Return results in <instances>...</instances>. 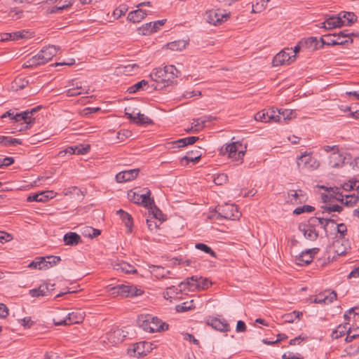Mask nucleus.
Here are the masks:
<instances>
[{
  "label": "nucleus",
  "instance_id": "4c0bfd02",
  "mask_svg": "<svg viewBox=\"0 0 359 359\" xmlns=\"http://www.w3.org/2000/svg\"><path fill=\"white\" fill-rule=\"evenodd\" d=\"M341 19L344 25H351L356 21V15L352 12H341Z\"/></svg>",
  "mask_w": 359,
  "mask_h": 359
},
{
  "label": "nucleus",
  "instance_id": "2f4dec72",
  "mask_svg": "<svg viewBox=\"0 0 359 359\" xmlns=\"http://www.w3.org/2000/svg\"><path fill=\"white\" fill-rule=\"evenodd\" d=\"M117 214L125 223L126 226L128 228V231L131 232L133 226V218L131 215L121 209L117 211Z\"/></svg>",
  "mask_w": 359,
  "mask_h": 359
},
{
  "label": "nucleus",
  "instance_id": "774afa93",
  "mask_svg": "<svg viewBox=\"0 0 359 359\" xmlns=\"http://www.w3.org/2000/svg\"><path fill=\"white\" fill-rule=\"evenodd\" d=\"M283 359H304V358L301 355V354L297 353H292V352H287L285 353L282 355Z\"/></svg>",
  "mask_w": 359,
  "mask_h": 359
},
{
  "label": "nucleus",
  "instance_id": "1a4fd4ad",
  "mask_svg": "<svg viewBox=\"0 0 359 359\" xmlns=\"http://www.w3.org/2000/svg\"><path fill=\"white\" fill-rule=\"evenodd\" d=\"M295 57L294 55H291V50L289 48L284 49L274 56L272 65L273 67H278L286 63L289 64L291 61H294Z\"/></svg>",
  "mask_w": 359,
  "mask_h": 359
},
{
  "label": "nucleus",
  "instance_id": "37998d69",
  "mask_svg": "<svg viewBox=\"0 0 359 359\" xmlns=\"http://www.w3.org/2000/svg\"><path fill=\"white\" fill-rule=\"evenodd\" d=\"M135 123L138 125L150 124L152 121L144 114L137 112L135 114Z\"/></svg>",
  "mask_w": 359,
  "mask_h": 359
},
{
  "label": "nucleus",
  "instance_id": "7c9ffc66",
  "mask_svg": "<svg viewBox=\"0 0 359 359\" xmlns=\"http://www.w3.org/2000/svg\"><path fill=\"white\" fill-rule=\"evenodd\" d=\"M212 119V116H209L208 119H203L202 118L194 119L191 129L188 130L187 131L189 132L191 130L194 132H198L205 126V123L207 121H211Z\"/></svg>",
  "mask_w": 359,
  "mask_h": 359
},
{
  "label": "nucleus",
  "instance_id": "39448f33",
  "mask_svg": "<svg viewBox=\"0 0 359 359\" xmlns=\"http://www.w3.org/2000/svg\"><path fill=\"white\" fill-rule=\"evenodd\" d=\"M216 212L218 217L231 220L238 219L241 215L237 206L233 204L219 205L217 207Z\"/></svg>",
  "mask_w": 359,
  "mask_h": 359
},
{
  "label": "nucleus",
  "instance_id": "69168bd1",
  "mask_svg": "<svg viewBox=\"0 0 359 359\" xmlns=\"http://www.w3.org/2000/svg\"><path fill=\"white\" fill-rule=\"evenodd\" d=\"M255 119L258 121L264 122V123H268L269 122L268 121L267 116L266 115V109L262 110L261 111H259L257 113L255 116Z\"/></svg>",
  "mask_w": 359,
  "mask_h": 359
},
{
  "label": "nucleus",
  "instance_id": "58836bf2",
  "mask_svg": "<svg viewBox=\"0 0 359 359\" xmlns=\"http://www.w3.org/2000/svg\"><path fill=\"white\" fill-rule=\"evenodd\" d=\"M359 352V343H354L348 346L344 350L342 355L343 357L346 355L353 356Z\"/></svg>",
  "mask_w": 359,
  "mask_h": 359
},
{
  "label": "nucleus",
  "instance_id": "20e7f679",
  "mask_svg": "<svg viewBox=\"0 0 359 359\" xmlns=\"http://www.w3.org/2000/svg\"><path fill=\"white\" fill-rule=\"evenodd\" d=\"M211 285V281L208 278H204L202 276H193L187 278L185 281L181 282L179 287H180V291L187 287H188L189 290H194V288L205 290Z\"/></svg>",
  "mask_w": 359,
  "mask_h": 359
},
{
  "label": "nucleus",
  "instance_id": "0e129e2a",
  "mask_svg": "<svg viewBox=\"0 0 359 359\" xmlns=\"http://www.w3.org/2000/svg\"><path fill=\"white\" fill-rule=\"evenodd\" d=\"M337 231L339 233L341 239L344 238L347 233V227L346 224L344 223L338 224L337 226Z\"/></svg>",
  "mask_w": 359,
  "mask_h": 359
},
{
  "label": "nucleus",
  "instance_id": "72a5a7b5",
  "mask_svg": "<svg viewBox=\"0 0 359 359\" xmlns=\"http://www.w3.org/2000/svg\"><path fill=\"white\" fill-rule=\"evenodd\" d=\"M188 44L185 40L175 41L167 44L168 48L172 51H179L184 49Z\"/></svg>",
  "mask_w": 359,
  "mask_h": 359
},
{
  "label": "nucleus",
  "instance_id": "8fccbe9b",
  "mask_svg": "<svg viewBox=\"0 0 359 359\" xmlns=\"http://www.w3.org/2000/svg\"><path fill=\"white\" fill-rule=\"evenodd\" d=\"M281 123L290 120L296 116V113L292 109H280Z\"/></svg>",
  "mask_w": 359,
  "mask_h": 359
},
{
  "label": "nucleus",
  "instance_id": "e433bc0d",
  "mask_svg": "<svg viewBox=\"0 0 359 359\" xmlns=\"http://www.w3.org/2000/svg\"><path fill=\"white\" fill-rule=\"evenodd\" d=\"M333 246L335 248V252L338 255L346 254L349 248L347 245H344L343 241L339 239L334 241Z\"/></svg>",
  "mask_w": 359,
  "mask_h": 359
},
{
  "label": "nucleus",
  "instance_id": "f3484780",
  "mask_svg": "<svg viewBox=\"0 0 359 359\" xmlns=\"http://www.w3.org/2000/svg\"><path fill=\"white\" fill-rule=\"evenodd\" d=\"M139 171V169H131L121 171L116 174V180L118 183L133 180L138 175Z\"/></svg>",
  "mask_w": 359,
  "mask_h": 359
},
{
  "label": "nucleus",
  "instance_id": "473e14b6",
  "mask_svg": "<svg viewBox=\"0 0 359 359\" xmlns=\"http://www.w3.org/2000/svg\"><path fill=\"white\" fill-rule=\"evenodd\" d=\"M358 337H359V322L355 323L352 327H348V335L345 340L346 342H351Z\"/></svg>",
  "mask_w": 359,
  "mask_h": 359
},
{
  "label": "nucleus",
  "instance_id": "2eb2a0df",
  "mask_svg": "<svg viewBox=\"0 0 359 359\" xmlns=\"http://www.w3.org/2000/svg\"><path fill=\"white\" fill-rule=\"evenodd\" d=\"M55 195L56 194L53 191H45L29 195L27 201L28 202L36 201L44 203L54 198Z\"/></svg>",
  "mask_w": 359,
  "mask_h": 359
},
{
  "label": "nucleus",
  "instance_id": "c85d7f7f",
  "mask_svg": "<svg viewBox=\"0 0 359 359\" xmlns=\"http://www.w3.org/2000/svg\"><path fill=\"white\" fill-rule=\"evenodd\" d=\"M266 115L269 122L281 123L280 109L274 108L266 109Z\"/></svg>",
  "mask_w": 359,
  "mask_h": 359
},
{
  "label": "nucleus",
  "instance_id": "9b49d317",
  "mask_svg": "<svg viewBox=\"0 0 359 359\" xmlns=\"http://www.w3.org/2000/svg\"><path fill=\"white\" fill-rule=\"evenodd\" d=\"M318 251V248H314L302 252L299 256L296 257V264L300 266L309 264L313 261L314 255L317 254Z\"/></svg>",
  "mask_w": 359,
  "mask_h": 359
},
{
  "label": "nucleus",
  "instance_id": "680f3d73",
  "mask_svg": "<svg viewBox=\"0 0 359 359\" xmlns=\"http://www.w3.org/2000/svg\"><path fill=\"white\" fill-rule=\"evenodd\" d=\"M147 343L145 342H140V343H137L135 345V347L133 348V351L134 353L137 355H139V356H141V355H146V353L143 351V348L144 346V345L146 344Z\"/></svg>",
  "mask_w": 359,
  "mask_h": 359
},
{
  "label": "nucleus",
  "instance_id": "7ed1b4c3",
  "mask_svg": "<svg viewBox=\"0 0 359 359\" xmlns=\"http://www.w3.org/2000/svg\"><path fill=\"white\" fill-rule=\"evenodd\" d=\"M107 291L113 297L119 296L122 298L139 296L143 292L141 289L130 284H119L108 288Z\"/></svg>",
  "mask_w": 359,
  "mask_h": 359
},
{
  "label": "nucleus",
  "instance_id": "393cba45",
  "mask_svg": "<svg viewBox=\"0 0 359 359\" xmlns=\"http://www.w3.org/2000/svg\"><path fill=\"white\" fill-rule=\"evenodd\" d=\"M149 271L152 275L157 278H165L168 277V275L170 273V271L166 270L161 266L151 265L149 266Z\"/></svg>",
  "mask_w": 359,
  "mask_h": 359
},
{
  "label": "nucleus",
  "instance_id": "ddd939ff",
  "mask_svg": "<svg viewBox=\"0 0 359 359\" xmlns=\"http://www.w3.org/2000/svg\"><path fill=\"white\" fill-rule=\"evenodd\" d=\"M54 284L43 283L38 288H34L29 291V294L32 297H46L49 295L54 290Z\"/></svg>",
  "mask_w": 359,
  "mask_h": 359
},
{
  "label": "nucleus",
  "instance_id": "de8ad7c7",
  "mask_svg": "<svg viewBox=\"0 0 359 359\" xmlns=\"http://www.w3.org/2000/svg\"><path fill=\"white\" fill-rule=\"evenodd\" d=\"M302 41L306 42V44L304 45V49H311L315 50L318 45V40L316 37H309L307 39H302Z\"/></svg>",
  "mask_w": 359,
  "mask_h": 359
},
{
  "label": "nucleus",
  "instance_id": "09e8293b",
  "mask_svg": "<svg viewBox=\"0 0 359 359\" xmlns=\"http://www.w3.org/2000/svg\"><path fill=\"white\" fill-rule=\"evenodd\" d=\"M46 266H48V264L44 263V257H39L29 264V268H35L40 270L46 269Z\"/></svg>",
  "mask_w": 359,
  "mask_h": 359
},
{
  "label": "nucleus",
  "instance_id": "6e6552de",
  "mask_svg": "<svg viewBox=\"0 0 359 359\" xmlns=\"http://www.w3.org/2000/svg\"><path fill=\"white\" fill-rule=\"evenodd\" d=\"M83 318L84 313L77 311L65 315V318L64 320H57V319L53 318V320L54 325L59 326L79 323L83 321Z\"/></svg>",
  "mask_w": 359,
  "mask_h": 359
},
{
  "label": "nucleus",
  "instance_id": "0eeeda50",
  "mask_svg": "<svg viewBox=\"0 0 359 359\" xmlns=\"http://www.w3.org/2000/svg\"><path fill=\"white\" fill-rule=\"evenodd\" d=\"M151 191L147 189L144 194H140L138 191L130 190L128 192V199L136 204H141L144 207L153 205V199L150 198Z\"/></svg>",
  "mask_w": 359,
  "mask_h": 359
},
{
  "label": "nucleus",
  "instance_id": "052dcab7",
  "mask_svg": "<svg viewBox=\"0 0 359 359\" xmlns=\"http://www.w3.org/2000/svg\"><path fill=\"white\" fill-rule=\"evenodd\" d=\"M123 72L126 74L131 75L135 74L137 72L139 66L137 64H131L123 67Z\"/></svg>",
  "mask_w": 359,
  "mask_h": 359
},
{
  "label": "nucleus",
  "instance_id": "4be33fe9",
  "mask_svg": "<svg viewBox=\"0 0 359 359\" xmlns=\"http://www.w3.org/2000/svg\"><path fill=\"white\" fill-rule=\"evenodd\" d=\"M147 15V13L146 11L139 8L135 11H130L128 15L127 19L133 23H138L143 20Z\"/></svg>",
  "mask_w": 359,
  "mask_h": 359
},
{
  "label": "nucleus",
  "instance_id": "a18cd8bd",
  "mask_svg": "<svg viewBox=\"0 0 359 359\" xmlns=\"http://www.w3.org/2000/svg\"><path fill=\"white\" fill-rule=\"evenodd\" d=\"M323 211L322 213H327L330 214L332 212H341L343 210V207L339 205H325L322 206Z\"/></svg>",
  "mask_w": 359,
  "mask_h": 359
},
{
  "label": "nucleus",
  "instance_id": "79ce46f5",
  "mask_svg": "<svg viewBox=\"0 0 359 359\" xmlns=\"http://www.w3.org/2000/svg\"><path fill=\"white\" fill-rule=\"evenodd\" d=\"M348 328L347 327L346 325H339L336 328V330H334L332 332L331 336L333 339H338V338L345 335V334H348Z\"/></svg>",
  "mask_w": 359,
  "mask_h": 359
},
{
  "label": "nucleus",
  "instance_id": "a878e982",
  "mask_svg": "<svg viewBox=\"0 0 359 359\" xmlns=\"http://www.w3.org/2000/svg\"><path fill=\"white\" fill-rule=\"evenodd\" d=\"M64 242L66 245L74 246L81 243V238L75 232H69L64 236Z\"/></svg>",
  "mask_w": 359,
  "mask_h": 359
},
{
  "label": "nucleus",
  "instance_id": "864d4df0",
  "mask_svg": "<svg viewBox=\"0 0 359 359\" xmlns=\"http://www.w3.org/2000/svg\"><path fill=\"white\" fill-rule=\"evenodd\" d=\"M65 93L67 97L77 96L81 94H88L89 93V88H88V90H81L80 89L69 88L66 90Z\"/></svg>",
  "mask_w": 359,
  "mask_h": 359
},
{
  "label": "nucleus",
  "instance_id": "aec40b11",
  "mask_svg": "<svg viewBox=\"0 0 359 359\" xmlns=\"http://www.w3.org/2000/svg\"><path fill=\"white\" fill-rule=\"evenodd\" d=\"M341 15V13H339L338 16H332L327 19L323 23L322 27L327 29H331L344 25V22L342 21Z\"/></svg>",
  "mask_w": 359,
  "mask_h": 359
},
{
  "label": "nucleus",
  "instance_id": "c756f323",
  "mask_svg": "<svg viewBox=\"0 0 359 359\" xmlns=\"http://www.w3.org/2000/svg\"><path fill=\"white\" fill-rule=\"evenodd\" d=\"M198 140V137H187L182 139H179L176 141L172 142V144H175L177 147L181 148L187 145L194 144Z\"/></svg>",
  "mask_w": 359,
  "mask_h": 359
},
{
  "label": "nucleus",
  "instance_id": "a19ab883",
  "mask_svg": "<svg viewBox=\"0 0 359 359\" xmlns=\"http://www.w3.org/2000/svg\"><path fill=\"white\" fill-rule=\"evenodd\" d=\"M137 30L139 34L142 35H149L156 32V28H154L152 22H151L143 25L142 27H139Z\"/></svg>",
  "mask_w": 359,
  "mask_h": 359
},
{
  "label": "nucleus",
  "instance_id": "4468645a",
  "mask_svg": "<svg viewBox=\"0 0 359 359\" xmlns=\"http://www.w3.org/2000/svg\"><path fill=\"white\" fill-rule=\"evenodd\" d=\"M320 41L323 45L327 46L345 45L349 42L348 39H341V36L336 34L323 35Z\"/></svg>",
  "mask_w": 359,
  "mask_h": 359
},
{
  "label": "nucleus",
  "instance_id": "6ab92c4d",
  "mask_svg": "<svg viewBox=\"0 0 359 359\" xmlns=\"http://www.w3.org/2000/svg\"><path fill=\"white\" fill-rule=\"evenodd\" d=\"M112 266L114 269L125 273H134L136 272V269L134 266L123 261H114L112 263Z\"/></svg>",
  "mask_w": 359,
  "mask_h": 359
},
{
  "label": "nucleus",
  "instance_id": "b1692460",
  "mask_svg": "<svg viewBox=\"0 0 359 359\" xmlns=\"http://www.w3.org/2000/svg\"><path fill=\"white\" fill-rule=\"evenodd\" d=\"M201 157V154L198 149L191 151L186 156L181 158V163L187 165L189 162L197 163Z\"/></svg>",
  "mask_w": 359,
  "mask_h": 359
},
{
  "label": "nucleus",
  "instance_id": "f704fd0d",
  "mask_svg": "<svg viewBox=\"0 0 359 359\" xmlns=\"http://www.w3.org/2000/svg\"><path fill=\"white\" fill-rule=\"evenodd\" d=\"M72 5L71 0H60L51 9V13H57L59 11L65 10Z\"/></svg>",
  "mask_w": 359,
  "mask_h": 359
},
{
  "label": "nucleus",
  "instance_id": "3c124183",
  "mask_svg": "<svg viewBox=\"0 0 359 359\" xmlns=\"http://www.w3.org/2000/svg\"><path fill=\"white\" fill-rule=\"evenodd\" d=\"M101 231L99 229H94L90 226H86L84 228V230L83 231V234L85 236H88L90 238H95L97 237L100 234Z\"/></svg>",
  "mask_w": 359,
  "mask_h": 359
},
{
  "label": "nucleus",
  "instance_id": "4d7b16f0",
  "mask_svg": "<svg viewBox=\"0 0 359 359\" xmlns=\"http://www.w3.org/2000/svg\"><path fill=\"white\" fill-rule=\"evenodd\" d=\"M31 118L30 116H29V113L27 112H22L20 114H16L15 115H13L12 116V119L14 120L15 122H24L27 121V120Z\"/></svg>",
  "mask_w": 359,
  "mask_h": 359
},
{
  "label": "nucleus",
  "instance_id": "423d86ee",
  "mask_svg": "<svg viewBox=\"0 0 359 359\" xmlns=\"http://www.w3.org/2000/svg\"><path fill=\"white\" fill-rule=\"evenodd\" d=\"M242 144L238 142H234L221 148V153L223 155L227 154L229 158L233 161L242 159L245 154V151L240 150Z\"/></svg>",
  "mask_w": 359,
  "mask_h": 359
},
{
  "label": "nucleus",
  "instance_id": "6e6d98bb",
  "mask_svg": "<svg viewBox=\"0 0 359 359\" xmlns=\"http://www.w3.org/2000/svg\"><path fill=\"white\" fill-rule=\"evenodd\" d=\"M314 210H315L314 207H313L311 205H305L302 207H298V208H295L294 210L293 211V213L294 215H298L303 212H311Z\"/></svg>",
  "mask_w": 359,
  "mask_h": 359
},
{
  "label": "nucleus",
  "instance_id": "f03ea898",
  "mask_svg": "<svg viewBox=\"0 0 359 359\" xmlns=\"http://www.w3.org/2000/svg\"><path fill=\"white\" fill-rule=\"evenodd\" d=\"M137 322L139 326L144 331L150 333L164 331L168 327V325L166 323L162 322V320L157 317L153 316L150 314L140 315Z\"/></svg>",
  "mask_w": 359,
  "mask_h": 359
},
{
  "label": "nucleus",
  "instance_id": "9d476101",
  "mask_svg": "<svg viewBox=\"0 0 359 359\" xmlns=\"http://www.w3.org/2000/svg\"><path fill=\"white\" fill-rule=\"evenodd\" d=\"M229 17V14L224 13L219 9L209 11L207 13L208 22L214 25H220L224 21H226Z\"/></svg>",
  "mask_w": 359,
  "mask_h": 359
},
{
  "label": "nucleus",
  "instance_id": "cd10ccee",
  "mask_svg": "<svg viewBox=\"0 0 359 359\" xmlns=\"http://www.w3.org/2000/svg\"><path fill=\"white\" fill-rule=\"evenodd\" d=\"M125 335L123 334V331L116 329L107 333V339L112 344H118L123 340Z\"/></svg>",
  "mask_w": 359,
  "mask_h": 359
},
{
  "label": "nucleus",
  "instance_id": "338daca9",
  "mask_svg": "<svg viewBox=\"0 0 359 359\" xmlns=\"http://www.w3.org/2000/svg\"><path fill=\"white\" fill-rule=\"evenodd\" d=\"M34 122V118H29L27 121L20 123V128L18 129V131H23L27 130L32 127Z\"/></svg>",
  "mask_w": 359,
  "mask_h": 359
},
{
  "label": "nucleus",
  "instance_id": "13d9d810",
  "mask_svg": "<svg viewBox=\"0 0 359 359\" xmlns=\"http://www.w3.org/2000/svg\"><path fill=\"white\" fill-rule=\"evenodd\" d=\"M299 316H302V313L294 311L292 313L284 315L283 318L285 322L292 323L295 319L299 318Z\"/></svg>",
  "mask_w": 359,
  "mask_h": 359
},
{
  "label": "nucleus",
  "instance_id": "e2e57ef3",
  "mask_svg": "<svg viewBox=\"0 0 359 359\" xmlns=\"http://www.w3.org/2000/svg\"><path fill=\"white\" fill-rule=\"evenodd\" d=\"M74 149H75V154H87L89 150H90V146L89 145H86V146H83V145H76V146H74Z\"/></svg>",
  "mask_w": 359,
  "mask_h": 359
},
{
  "label": "nucleus",
  "instance_id": "bf43d9fd",
  "mask_svg": "<svg viewBox=\"0 0 359 359\" xmlns=\"http://www.w3.org/2000/svg\"><path fill=\"white\" fill-rule=\"evenodd\" d=\"M358 196L355 194L346 195L344 205L347 206H353L358 202Z\"/></svg>",
  "mask_w": 359,
  "mask_h": 359
},
{
  "label": "nucleus",
  "instance_id": "49530a36",
  "mask_svg": "<svg viewBox=\"0 0 359 359\" xmlns=\"http://www.w3.org/2000/svg\"><path fill=\"white\" fill-rule=\"evenodd\" d=\"M145 86H148V82L145 80H142L135 85L131 86L128 88V91L130 93H135L140 90H143Z\"/></svg>",
  "mask_w": 359,
  "mask_h": 359
},
{
  "label": "nucleus",
  "instance_id": "c03bdc74",
  "mask_svg": "<svg viewBox=\"0 0 359 359\" xmlns=\"http://www.w3.org/2000/svg\"><path fill=\"white\" fill-rule=\"evenodd\" d=\"M60 261L61 258L59 256L50 255L44 257V263L48 264V266H46V269L57 265Z\"/></svg>",
  "mask_w": 359,
  "mask_h": 359
},
{
  "label": "nucleus",
  "instance_id": "a211bd4d",
  "mask_svg": "<svg viewBox=\"0 0 359 359\" xmlns=\"http://www.w3.org/2000/svg\"><path fill=\"white\" fill-rule=\"evenodd\" d=\"M47 63L43 54L39 51L36 55L28 59L23 65L25 68H33Z\"/></svg>",
  "mask_w": 359,
  "mask_h": 359
},
{
  "label": "nucleus",
  "instance_id": "5fc2aeb1",
  "mask_svg": "<svg viewBox=\"0 0 359 359\" xmlns=\"http://www.w3.org/2000/svg\"><path fill=\"white\" fill-rule=\"evenodd\" d=\"M147 208L149 210V212L153 215L155 219L161 220V217L162 216L161 211L156 206L154 200L153 205H149Z\"/></svg>",
  "mask_w": 359,
  "mask_h": 359
},
{
  "label": "nucleus",
  "instance_id": "bb28decb",
  "mask_svg": "<svg viewBox=\"0 0 359 359\" xmlns=\"http://www.w3.org/2000/svg\"><path fill=\"white\" fill-rule=\"evenodd\" d=\"M59 50H60L59 47L52 45V46H48L43 48L40 51L43 54L45 60H46V61L48 62L54 56L56 55V54Z\"/></svg>",
  "mask_w": 359,
  "mask_h": 359
},
{
  "label": "nucleus",
  "instance_id": "f257e3e1",
  "mask_svg": "<svg viewBox=\"0 0 359 359\" xmlns=\"http://www.w3.org/2000/svg\"><path fill=\"white\" fill-rule=\"evenodd\" d=\"M180 75V72L174 65H168L163 69H154L149 76L151 80L156 83L151 85L153 88L161 90L166 86L176 83V79Z\"/></svg>",
  "mask_w": 359,
  "mask_h": 359
},
{
  "label": "nucleus",
  "instance_id": "412c9836",
  "mask_svg": "<svg viewBox=\"0 0 359 359\" xmlns=\"http://www.w3.org/2000/svg\"><path fill=\"white\" fill-rule=\"evenodd\" d=\"M345 158L339 151L332 152L329 158V165L332 168H340L344 163Z\"/></svg>",
  "mask_w": 359,
  "mask_h": 359
},
{
  "label": "nucleus",
  "instance_id": "f8f14e48",
  "mask_svg": "<svg viewBox=\"0 0 359 359\" xmlns=\"http://www.w3.org/2000/svg\"><path fill=\"white\" fill-rule=\"evenodd\" d=\"M297 165L299 168L316 169L319 163L308 154H304L297 158Z\"/></svg>",
  "mask_w": 359,
  "mask_h": 359
},
{
  "label": "nucleus",
  "instance_id": "ea45409f",
  "mask_svg": "<svg viewBox=\"0 0 359 359\" xmlns=\"http://www.w3.org/2000/svg\"><path fill=\"white\" fill-rule=\"evenodd\" d=\"M311 222L317 221L319 224H321L324 229L325 232L327 233V226L330 223L335 224V220L334 219L330 218H325V217H314L311 219Z\"/></svg>",
  "mask_w": 359,
  "mask_h": 359
},
{
  "label": "nucleus",
  "instance_id": "dca6fc26",
  "mask_svg": "<svg viewBox=\"0 0 359 359\" xmlns=\"http://www.w3.org/2000/svg\"><path fill=\"white\" fill-rule=\"evenodd\" d=\"M299 229L308 240L313 241L318 237V232L316 230L315 224H300Z\"/></svg>",
  "mask_w": 359,
  "mask_h": 359
},
{
  "label": "nucleus",
  "instance_id": "603ef678",
  "mask_svg": "<svg viewBox=\"0 0 359 359\" xmlns=\"http://www.w3.org/2000/svg\"><path fill=\"white\" fill-rule=\"evenodd\" d=\"M195 248L198 250H200L207 253V254H209L210 255H211L213 257H216V253L211 249V248H210L208 245H207L204 243H196L195 245Z\"/></svg>",
  "mask_w": 359,
  "mask_h": 359
},
{
  "label": "nucleus",
  "instance_id": "5701e85b",
  "mask_svg": "<svg viewBox=\"0 0 359 359\" xmlns=\"http://www.w3.org/2000/svg\"><path fill=\"white\" fill-rule=\"evenodd\" d=\"M208 325L220 332H228L230 330V326L225 320H221L216 318L210 320L208 322Z\"/></svg>",
  "mask_w": 359,
  "mask_h": 359
},
{
  "label": "nucleus",
  "instance_id": "c9c22d12",
  "mask_svg": "<svg viewBox=\"0 0 359 359\" xmlns=\"http://www.w3.org/2000/svg\"><path fill=\"white\" fill-rule=\"evenodd\" d=\"M270 0H254L252 3V13H260L266 7V4Z\"/></svg>",
  "mask_w": 359,
  "mask_h": 359
}]
</instances>
